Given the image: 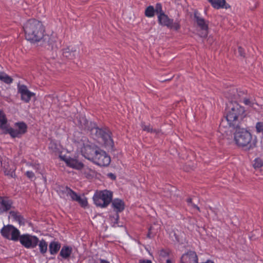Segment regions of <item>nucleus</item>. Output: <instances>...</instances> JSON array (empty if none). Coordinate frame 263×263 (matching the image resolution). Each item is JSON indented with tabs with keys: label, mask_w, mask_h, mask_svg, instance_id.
Returning <instances> with one entry per match:
<instances>
[{
	"label": "nucleus",
	"mask_w": 263,
	"mask_h": 263,
	"mask_svg": "<svg viewBox=\"0 0 263 263\" xmlns=\"http://www.w3.org/2000/svg\"><path fill=\"white\" fill-rule=\"evenodd\" d=\"M227 94L230 103L226 104L224 115L219 125L218 132L227 140H233L238 148L249 152L257 147V139L253 138L251 131L242 126V121L248 117L246 108L233 100L241 97L243 93L236 91Z\"/></svg>",
	"instance_id": "nucleus-1"
},
{
	"label": "nucleus",
	"mask_w": 263,
	"mask_h": 263,
	"mask_svg": "<svg viewBox=\"0 0 263 263\" xmlns=\"http://www.w3.org/2000/svg\"><path fill=\"white\" fill-rule=\"evenodd\" d=\"M80 123L82 128L89 130L93 138L97 139L107 149L114 150V142L109 130L99 128L84 118L80 121Z\"/></svg>",
	"instance_id": "nucleus-2"
},
{
	"label": "nucleus",
	"mask_w": 263,
	"mask_h": 263,
	"mask_svg": "<svg viewBox=\"0 0 263 263\" xmlns=\"http://www.w3.org/2000/svg\"><path fill=\"white\" fill-rule=\"evenodd\" d=\"M23 29L26 39L32 43L41 40L45 32L42 22L35 18L28 20L24 24Z\"/></svg>",
	"instance_id": "nucleus-3"
},
{
	"label": "nucleus",
	"mask_w": 263,
	"mask_h": 263,
	"mask_svg": "<svg viewBox=\"0 0 263 263\" xmlns=\"http://www.w3.org/2000/svg\"><path fill=\"white\" fill-rule=\"evenodd\" d=\"M73 136L74 140L78 143V147L80 149L82 154L86 158L90 160L95 153L96 149L99 148L78 132H74Z\"/></svg>",
	"instance_id": "nucleus-4"
},
{
	"label": "nucleus",
	"mask_w": 263,
	"mask_h": 263,
	"mask_svg": "<svg viewBox=\"0 0 263 263\" xmlns=\"http://www.w3.org/2000/svg\"><path fill=\"white\" fill-rule=\"evenodd\" d=\"M235 91H236L238 94H239V92H243V95H242L241 97L238 99H234L233 100V101L234 100V101L236 102L238 104H240V103L239 102L242 100L243 103L246 105L250 106V107L252 108L254 110L257 111H259L260 110V109L261 108V105H259L257 102L252 100L251 98L246 97V91L234 86L228 87L224 91V96L228 100V103L227 104H229L230 102V99L227 97V95L229 93L233 94L232 92H234ZM241 105H242L241 104Z\"/></svg>",
	"instance_id": "nucleus-5"
},
{
	"label": "nucleus",
	"mask_w": 263,
	"mask_h": 263,
	"mask_svg": "<svg viewBox=\"0 0 263 263\" xmlns=\"http://www.w3.org/2000/svg\"><path fill=\"white\" fill-rule=\"evenodd\" d=\"M112 198V193L109 191H97L93 195V199L97 206L105 208L110 203Z\"/></svg>",
	"instance_id": "nucleus-6"
},
{
	"label": "nucleus",
	"mask_w": 263,
	"mask_h": 263,
	"mask_svg": "<svg viewBox=\"0 0 263 263\" xmlns=\"http://www.w3.org/2000/svg\"><path fill=\"white\" fill-rule=\"evenodd\" d=\"M90 160L100 166H107L110 164L111 159L105 151L99 148L96 149Z\"/></svg>",
	"instance_id": "nucleus-7"
},
{
	"label": "nucleus",
	"mask_w": 263,
	"mask_h": 263,
	"mask_svg": "<svg viewBox=\"0 0 263 263\" xmlns=\"http://www.w3.org/2000/svg\"><path fill=\"white\" fill-rule=\"evenodd\" d=\"M158 21L160 25L166 26L172 30L178 31L181 28L180 20L177 19L174 22V20L170 18L165 13H162L158 15Z\"/></svg>",
	"instance_id": "nucleus-8"
},
{
	"label": "nucleus",
	"mask_w": 263,
	"mask_h": 263,
	"mask_svg": "<svg viewBox=\"0 0 263 263\" xmlns=\"http://www.w3.org/2000/svg\"><path fill=\"white\" fill-rule=\"evenodd\" d=\"M1 233L4 237L13 241L18 240L20 236L18 230L10 224L4 226L2 229Z\"/></svg>",
	"instance_id": "nucleus-9"
},
{
	"label": "nucleus",
	"mask_w": 263,
	"mask_h": 263,
	"mask_svg": "<svg viewBox=\"0 0 263 263\" xmlns=\"http://www.w3.org/2000/svg\"><path fill=\"white\" fill-rule=\"evenodd\" d=\"M57 36L55 35L52 34L50 35L43 34V37L37 41L39 45L44 47L48 50H53L57 48Z\"/></svg>",
	"instance_id": "nucleus-10"
},
{
	"label": "nucleus",
	"mask_w": 263,
	"mask_h": 263,
	"mask_svg": "<svg viewBox=\"0 0 263 263\" xmlns=\"http://www.w3.org/2000/svg\"><path fill=\"white\" fill-rule=\"evenodd\" d=\"M194 17L198 27L200 29V36L201 37H206L208 34L209 22L200 17L197 10H195L194 12Z\"/></svg>",
	"instance_id": "nucleus-11"
},
{
	"label": "nucleus",
	"mask_w": 263,
	"mask_h": 263,
	"mask_svg": "<svg viewBox=\"0 0 263 263\" xmlns=\"http://www.w3.org/2000/svg\"><path fill=\"white\" fill-rule=\"evenodd\" d=\"M18 239L21 243L26 248H34L39 242V239L36 236L29 234L20 235Z\"/></svg>",
	"instance_id": "nucleus-12"
},
{
	"label": "nucleus",
	"mask_w": 263,
	"mask_h": 263,
	"mask_svg": "<svg viewBox=\"0 0 263 263\" xmlns=\"http://www.w3.org/2000/svg\"><path fill=\"white\" fill-rule=\"evenodd\" d=\"M27 126L23 122L16 123L15 124V128H8L7 133H9L13 138L20 137L27 131Z\"/></svg>",
	"instance_id": "nucleus-13"
},
{
	"label": "nucleus",
	"mask_w": 263,
	"mask_h": 263,
	"mask_svg": "<svg viewBox=\"0 0 263 263\" xmlns=\"http://www.w3.org/2000/svg\"><path fill=\"white\" fill-rule=\"evenodd\" d=\"M1 162L5 174L10 177L14 178L15 177V167L13 164H10L9 160L6 158L2 159Z\"/></svg>",
	"instance_id": "nucleus-14"
},
{
	"label": "nucleus",
	"mask_w": 263,
	"mask_h": 263,
	"mask_svg": "<svg viewBox=\"0 0 263 263\" xmlns=\"http://www.w3.org/2000/svg\"><path fill=\"white\" fill-rule=\"evenodd\" d=\"M18 91L21 94V100L26 103H28L31 98L35 96V93L30 91L24 85H19Z\"/></svg>",
	"instance_id": "nucleus-15"
},
{
	"label": "nucleus",
	"mask_w": 263,
	"mask_h": 263,
	"mask_svg": "<svg viewBox=\"0 0 263 263\" xmlns=\"http://www.w3.org/2000/svg\"><path fill=\"white\" fill-rule=\"evenodd\" d=\"M78 55L77 48L74 46L70 45L63 49V57L68 60H72Z\"/></svg>",
	"instance_id": "nucleus-16"
},
{
	"label": "nucleus",
	"mask_w": 263,
	"mask_h": 263,
	"mask_svg": "<svg viewBox=\"0 0 263 263\" xmlns=\"http://www.w3.org/2000/svg\"><path fill=\"white\" fill-rule=\"evenodd\" d=\"M181 263H197L198 257L194 251H189L183 254L181 258Z\"/></svg>",
	"instance_id": "nucleus-17"
},
{
	"label": "nucleus",
	"mask_w": 263,
	"mask_h": 263,
	"mask_svg": "<svg viewBox=\"0 0 263 263\" xmlns=\"http://www.w3.org/2000/svg\"><path fill=\"white\" fill-rule=\"evenodd\" d=\"M61 159L63 160H64L66 163L70 167H71L72 168L80 170L83 168V164L80 162H79L76 159L70 158H67L66 156H60Z\"/></svg>",
	"instance_id": "nucleus-18"
},
{
	"label": "nucleus",
	"mask_w": 263,
	"mask_h": 263,
	"mask_svg": "<svg viewBox=\"0 0 263 263\" xmlns=\"http://www.w3.org/2000/svg\"><path fill=\"white\" fill-rule=\"evenodd\" d=\"M212 6L216 9L225 8L228 9L230 8L229 4H227L225 0H208Z\"/></svg>",
	"instance_id": "nucleus-19"
},
{
	"label": "nucleus",
	"mask_w": 263,
	"mask_h": 263,
	"mask_svg": "<svg viewBox=\"0 0 263 263\" xmlns=\"http://www.w3.org/2000/svg\"><path fill=\"white\" fill-rule=\"evenodd\" d=\"M111 205L117 213L123 211L125 208L124 202L119 199H114L111 202Z\"/></svg>",
	"instance_id": "nucleus-20"
},
{
	"label": "nucleus",
	"mask_w": 263,
	"mask_h": 263,
	"mask_svg": "<svg viewBox=\"0 0 263 263\" xmlns=\"http://www.w3.org/2000/svg\"><path fill=\"white\" fill-rule=\"evenodd\" d=\"M12 202L6 198L0 197V211L6 212L11 207Z\"/></svg>",
	"instance_id": "nucleus-21"
},
{
	"label": "nucleus",
	"mask_w": 263,
	"mask_h": 263,
	"mask_svg": "<svg viewBox=\"0 0 263 263\" xmlns=\"http://www.w3.org/2000/svg\"><path fill=\"white\" fill-rule=\"evenodd\" d=\"M7 122L5 114L0 111V129L2 130L4 133H7L8 127Z\"/></svg>",
	"instance_id": "nucleus-22"
},
{
	"label": "nucleus",
	"mask_w": 263,
	"mask_h": 263,
	"mask_svg": "<svg viewBox=\"0 0 263 263\" xmlns=\"http://www.w3.org/2000/svg\"><path fill=\"white\" fill-rule=\"evenodd\" d=\"M72 252V248L68 246H64L62 247L60 255L63 258L66 259L68 258L71 255Z\"/></svg>",
	"instance_id": "nucleus-23"
},
{
	"label": "nucleus",
	"mask_w": 263,
	"mask_h": 263,
	"mask_svg": "<svg viewBox=\"0 0 263 263\" xmlns=\"http://www.w3.org/2000/svg\"><path fill=\"white\" fill-rule=\"evenodd\" d=\"M61 248V245L58 242L52 241L49 245V251L51 254L57 253Z\"/></svg>",
	"instance_id": "nucleus-24"
},
{
	"label": "nucleus",
	"mask_w": 263,
	"mask_h": 263,
	"mask_svg": "<svg viewBox=\"0 0 263 263\" xmlns=\"http://www.w3.org/2000/svg\"><path fill=\"white\" fill-rule=\"evenodd\" d=\"M141 127L143 131H145L148 133H154L156 134H158L160 132V130L159 129H153V127L149 124L143 123L141 124Z\"/></svg>",
	"instance_id": "nucleus-25"
},
{
	"label": "nucleus",
	"mask_w": 263,
	"mask_h": 263,
	"mask_svg": "<svg viewBox=\"0 0 263 263\" xmlns=\"http://www.w3.org/2000/svg\"><path fill=\"white\" fill-rule=\"evenodd\" d=\"M171 251L168 249H160L158 251V254L160 258H165L167 257Z\"/></svg>",
	"instance_id": "nucleus-26"
},
{
	"label": "nucleus",
	"mask_w": 263,
	"mask_h": 263,
	"mask_svg": "<svg viewBox=\"0 0 263 263\" xmlns=\"http://www.w3.org/2000/svg\"><path fill=\"white\" fill-rule=\"evenodd\" d=\"M9 218H12L14 220L18 221L19 223L21 224L22 222V218L21 217V215H19L18 213L11 211L9 213Z\"/></svg>",
	"instance_id": "nucleus-27"
},
{
	"label": "nucleus",
	"mask_w": 263,
	"mask_h": 263,
	"mask_svg": "<svg viewBox=\"0 0 263 263\" xmlns=\"http://www.w3.org/2000/svg\"><path fill=\"white\" fill-rule=\"evenodd\" d=\"M0 80L7 84H10L12 82V79L5 73L0 72Z\"/></svg>",
	"instance_id": "nucleus-28"
},
{
	"label": "nucleus",
	"mask_w": 263,
	"mask_h": 263,
	"mask_svg": "<svg viewBox=\"0 0 263 263\" xmlns=\"http://www.w3.org/2000/svg\"><path fill=\"white\" fill-rule=\"evenodd\" d=\"M40 252L42 254H45L47 251V243L42 239L39 241V244Z\"/></svg>",
	"instance_id": "nucleus-29"
},
{
	"label": "nucleus",
	"mask_w": 263,
	"mask_h": 263,
	"mask_svg": "<svg viewBox=\"0 0 263 263\" xmlns=\"http://www.w3.org/2000/svg\"><path fill=\"white\" fill-rule=\"evenodd\" d=\"M256 133L263 135V121L256 122L255 125Z\"/></svg>",
	"instance_id": "nucleus-30"
},
{
	"label": "nucleus",
	"mask_w": 263,
	"mask_h": 263,
	"mask_svg": "<svg viewBox=\"0 0 263 263\" xmlns=\"http://www.w3.org/2000/svg\"><path fill=\"white\" fill-rule=\"evenodd\" d=\"M154 7L152 6H148L145 10V15L148 17H152L155 15Z\"/></svg>",
	"instance_id": "nucleus-31"
},
{
	"label": "nucleus",
	"mask_w": 263,
	"mask_h": 263,
	"mask_svg": "<svg viewBox=\"0 0 263 263\" xmlns=\"http://www.w3.org/2000/svg\"><path fill=\"white\" fill-rule=\"evenodd\" d=\"M253 166L255 169L259 168L263 166V159L258 157L255 159Z\"/></svg>",
	"instance_id": "nucleus-32"
},
{
	"label": "nucleus",
	"mask_w": 263,
	"mask_h": 263,
	"mask_svg": "<svg viewBox=\"0 0 263 263\" xmlns=\"http://www.w3.org/2000/svg\"><path fill=\"white\" fill-rule=\"evenodd\" d=\"M65 193L67 194V195L69 196L73 200L77 201V198L79 197V196L70 189L66 188L65 189Z\"/></svg>",
	"instance_id": "nucleus-33"
},
{
	"label": "nucleus",
	"mask_w": 263,
	"mask_h": 263,
	"mask_svg": "<svg viewBox=\"0 0 263 263\" xmlns=\"http://www.w3.org/2000/svg\"><path fill=\"white\" fill-rule=\"evenodd\" d=\"M49 148L53 153H58L60 151L59 145H58L55 143L53 142H51L50 143Z\"/></svg>",
	"instance_id": "nucleus-34"
},
{
	"label": "nucleus",
	"mask_w": 263,
	"mask_h": 263,
	"mask_svg": "<svg viewBox=\"0 0 263 263\" xmlns=\"http://www.w3.org/2000/svg\"><path fill=\"white\" fill-rule=\"evenodd\" d=\"M77 202H78L80 205L83 207H86L87 205V201L85 197H81L79 196L78 198H77Z\"/></svg>",
	"instance_id": "nucleus-35"
},
{
	"label": "nucleus",
	"mask_w": 263,
	"mask_h": 263,
	"mask_svg": "<svg viewBox=\"0 0 263 263\" xmlns=\"http://www.w3.org/2000/svg\"><path fill=\"white\" fill-rule=\"evenodd\" d=\"M154 11L158 15L162 13H164V11L162 10V5L160 3H157L155 7L154 8Z\"/></svg>",
	"instance_id": "nucleus-36"
},
{
	"label": "nucleus",
	"mask_w": 263,
	"mask_h": 263,
	"mask_svg": "<svg viewBox=\"0 0 263 263\" xmlns=\"http://www.w3.org/2000/svg\"><path fill=\"white\" fill-rule=\"evenodd\" d=\"M238 55H239L240 57H245V50L241 47H238Z\"/></svg>",
	"instance_id": "nucleus-37"
},
{
	"label": "nucleus",
	"mask_w": 263,
	"mask_h": 263,
	"mask_svg": "<svg viewBox=\"0 0 263 263\" xmlns=\"http://www.w3.org/2000/svg\"><path fill=\"white\" fill-rule=\"evenodd\" d=\"M26 175L27 176V177L29 178V179H31L34 178V174L31 171H27L26 173Z\"/></svg>",
	"instance_id": "nucleus-38"
},
{
	"label": "nucleus",
	"mask_w": 263,
	"mask_h": 263,
	"mask_svg": "<svg viewBox=\"0 0 263 263\" xmlns=\"http://www.w3.org/2000/svg\"><path fill=\"white\" fill-rule=\"evenodd\" d=\"M107 176L113 180H115L116 179V175L114 174L111 173H108L107 174Z\"/></svg>",
	"instance_id": "nucleus-39"
},
{
	"label": "nucleus",
	"mask_w": 263,
	"mask_h": 263,
	"mask_svg": "<svg viewBox=\"0 0 263 263\" xmlns=\"http://www.w3.org/2000/svg\"><path fill=\"white\" fill-rule=\"evenodd\" d=\"M140 263H152L151 260H143L140 261Z\"/></svg>",
	"instance_id": "nucleus-40"
},
{
	"label": "nucleus",
	"mask_w": 263,
	"mask_h": 263,
	"mask_svg": "<svg viewBox=\"0 0 263 263\" xmlns=\"http://www.w3.org/2000/svg\"><path fill=\"white\" fill-rule=\"evenodd\" d=\"M151 230H152V227H150L149 229V230H148V234L147 235V237L148 238H151Z\"/></svg>",
	"instance_id": "nucleus-41"
},
{
	"label": "nucleus",
	"mask_w": 263,
	"mask_h": 263,
	"mask_svg": "<svg viewBox=\"0 0 263 263\" xmlns=\"http://www.w3.org/2000/svg\"><path fill=\"white\" fill-rule=\"evenodd\" d=\"M100 263H109V262H108V261L105 260L101 259Z\"/></svg>",
	"instance_id": "nucleus-42"
},
{
	"label": "nucleus",
	"mask_w": 263,
	"mask_h": 263,
	"mask_svg": "<svg viewBox=\"0 0 263 263\" xmlns=\"http://www.w3.org/2000/svg\"><path fill=\"white\" fill-rule=\"evenodd\" d=\"M193 206L194 208H196L197 210H198L199 211H200V209L197 205H196L195 204H193Z\"/></svg>",
	"instance_id": "nucleus-43"
},
{
	"label": "nucleus",
	"mask_w": 263,
	"mask_h": 263,
	"mask_svg": "<svg viewBox=\"0 0 263 263\" xmlns=\"http://www.w3.org/2000/svg\"><path fill=\"white\" fill-rule=\"evenodd\" d=\"M166 263H172L171 260L170 259H167Z\"/></svg>",
	"instance_id": "nucleus-44"
},
{
	"label": "nucleus",
	"mask_w": 263,
	"mask_h": 263,
	"mask_svg": "<svg viewBox=\"0 0 263 263\" xmlns=\"http://www.w3.org/2000/svg\"><path fill=\"white\" fill-rule=\"evenodd\" d=\"M187 202H192V199H191V198L188 199H187Z\"/></svg>",
	"instance_id": "nucleus-45"
},
{
	"label": "nucleus",
	"mask_w": 263,
	"mask_h": 263,
	"mask_svg": "<svg viewBox=\"0 0 263 263\" xmlns=\"http://www.w3.org/2000/svg\"><path fill=\"white\" fill-rule=\"evenodd\" d=\"M119 218V215H117V216H116V220H118Z\"/></svg>",
	"instance_id": "nucleus-46"
}]
</instances>
